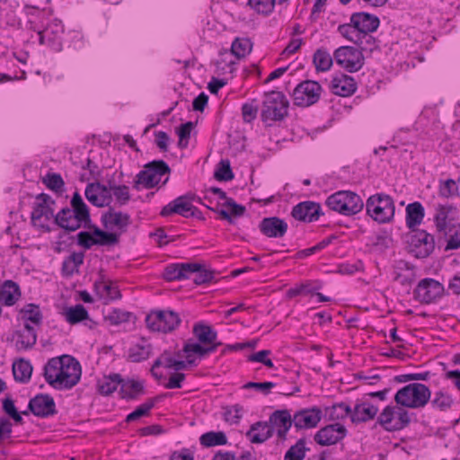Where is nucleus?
<instances>
[{
	"mask_svg": "<svg viewBox=\"0 0 460 460\" xmlns=\"http://www.w3.org/2000/svg\"><path fill=\"white\" fill-rule=\"evenodd\" d=\"M113 195L120 206L126 205L130 200L128 187L126 185H111Z\"/></svg>",
	"mask_w": 460,
	"mask_h": 460,
	"instance_id": "obj_61",
	"label": "nucleus"
},
{
	"mask_svg": "<svg viewBox=\"0 0 460 460\" xmlns=\"http://www.w3.org/2000/svg\"><path fill=\"white\" fill-rule=\"evenodd\" d=\"M378 412V407L363 397L362 400L357 401L352 408L351 422L355 424L367 422L376 418Z\"/></svg>",
	"mask_w": 460,
	"mask_h": 460,
	"instance_id": "obj_19",
	"label": "nucleus"
},
{
	"mask_svg": "<svg viewBox=\"0 0 460 460\" xmlns=\"http://www.w3.org/2000/svg\"><path fill=\"white\" fill-rule=\"evenodd\" d=\"M326 413L330 420H343L347 417L351 419L352 408L345 402H340L326 408Z\"/></svg>",
	"mask_w": 460,
	"mask_h": 460,
	"instance_id": "obj_41",
	"label": "nucleus"
},
{
	"mask_svg": "<svg viewBox=\"0 0 460 460\" xmlns=\"http://www.w3.org/2000/svg\"><path fill=\"white\" fill-rule=\"evenodd\" d=\"M36 202L33 206V209L31 215V220L33 226H38L37 222L40 220L42 217H45L47 220L54 217L53 208L51 205L55 203V201L51 199V197L46 193H40L36 196Z\"/></svg>",
	"mask_w": 460,
	"mask_h": 460,
	"instance_id": "obj_18",
	"label": "nucleus"
},
{
	"mask_svg": "<svg viewBox=\"0 0 460 460\" xmlns=\"http://www.w3.org/2000/svg\"><path fill=\"white\" fill-rule=\"evenodd\" d=\"M310 448L306 447V438H301L288 449L284 460H304Z\"/></svg>",
	"mask_w": 460,
	"mask_h": 460,
	"instance_id": "obj_38",
	"label": "nucleus"
},
{
	"mask_svg": "<svg viewBox=\"0 0 460 460\" xmlns=\"http://www.w3.org/2000/svg\"><path fill=\"white\" fill-rule=\"evenodd\" d=\"M452 206H439L435 216L436 227L438 232H445L447 228V217L454 210Z\"/></svg>",
	"mask_w": 460,
	"mask_h": 460,
	"instance_id": "obj_50",
	"label": "nucleus"
},
{
	"mask_svg": "<svg viewBox=\"0 0 460 460\" xmlns=\"http://www.w3.org/2000/svg\"><path fill=\"white\" fill-rule=\"evenodd\" d=\"M339 33L348 40L356 43L359 40V32L356 30L355 25L351 22V18L349 23L341 24L338 27Z\"/></svg>",
	"mask_w": 460,
	"mask_h": 460,
	"instance_id": "obj_56",
	"label": "nucleus"
},
{
	"mask_svg": "<svg viewBox=\"0 0 460 460\" xmlns=\"http://www.w3.org/2000/svg\"><path fill=\"white\" fill-rule=\"evenodd\" d=\"M193 202H198L202 204L201 199L198 197L193 192H187L184 195H181L166 206H164L161 210V216L168 217L172 214H178L183 217H189V215L193 209Z\"/></svg>",
	"mask_w": 460,
	"mask_h": 460,
	"instance_id": "obj_12",
	"label": "nucleus"
},
{
	"mask_svg": "<svg viewBox=\"0 0 460 460\" xmlns=\"http://www.w3.org/2000/svg\"><path fill=\"white\" fill-rule=\"evenodd\" d=\"M269 424L276 431L279 440L285 441L288 438V432L294 424L293 415L288 410H277L269 418Z\"/></svg>",
	"mask_w": 460,
	"mask_h": 460,
	"instance_id": "obj_14",
	"label": "nucleus"
},
{
	"mask_svg": "<svg viewBox=\"0 0 460 460\" xmlns=\"http://www.w3.org/2000/svg\"><path fill=\"white\" fill-rule=\"evenodd\" d=\"M156 401L157 398L148 399L146 402L142 403L135 411L129 413L126 418V421H135L139 418L147 415L149 411L155 406Z\"/></svg>",
	"mask_w": 460,
	"mask_h": 460,
	"instance_id": "obj_53",
	"label": "nucleus"
},
{
	"mask_svg": "<svg viewBox=\"0 0 460 460\" xmlns=\"http://www.w3.org/2000/svg\"><path fill=\"white\" fill-rule=\"evenodd\" d=\"M425 216L424 208L420 202L410 203L406 207V225L412 231L420 225Z\"/></svg>",
	"mask_w": 460,
	"mask_h": 460,
	"instance_id": "obj_30",
	"label": "nucleus"
},
{
	"mask_svg": "<svg viewBox=\"0 0 460 460\" xmlns=\"http://www.w3.org/2000/svg\"><path fill=\"white\" fill-rule=\"evenodd\" d=\"M32 373V366L29 360L23 358L13 364V374L15 381L26 384L30 381Z\"/></svg>",
	"mask_w": 460,
	"mask_h": 460,
	"instance_id": "obj_34",
	"label": "nucleus"
},
{
	"mask_svg": "<svg viewBox=\"0 0 460 460\" xmlns=\"http://www.w3.org/2000/svg\"><path fill=\"white\" fill-rule=\"evenodd\" d=\"M350 18L360 35L376 31L380 24V20L376 15L366 12L353 13Z\"/></svg>",
	"mask_w": 460,
	"mask_h": 460,
	"instance_id": "obj_22",
	"label": "nucleus"
},
{
	"mask_svg": "<svg viewBox=\"0 0 460 460\" xmlns=\"http://www.w3.org/2000/svg\"><path fill=\"white\" fill-rule=\"evenodd\" d=\"M64 314L70 324H76L89 317L87 310L82 305L66 308Z\"/></svg>",
	"mask_w": 460,
	"mask_h": 460,
	"instance_id": "obj_43",
	"label": "nucleus"
},
{
	"mask_svg": "<svg viewBox=\"0 0 460 460\" xmlns=\"http://www.w3.org/2000/svg\"><path fill=\"white\" fill-rule=\"evenodd\" d=\"M445 293L444 286L438 280L426 278L421 279L413 290V297L421 304H432L440 299Z\"/></svg>",
	"mask_w": 460,
	"mask_h": 460,
	"instance_id": "obj_9",
	"label": "nucleus"
},
{
	"mask_svg": "<svg viewBox=\"0 0 460 460\" xmlns=\"http://www.w3.org/2000/svg\"><path fill=\"white\" fill-rule=\"evenodd\" d=\"M141 172H145L146 174L144 178L146 179L148 177L152 178V188L155 187L161 181V177L164 174H169L171 172V169L169 165L163 160H155L148 164H146L144 167V170Z\"/></svg>",
	"mask_w": 460,
	"mask_h": 460,
	"instance_id": "obj_26",
	"label": "nucleus"
},
{
	"mask_svg": "<svg viewBox=\"0 0 460 460\" xmlns=\"http://www.w3.org/2000/svg\"><path fill=\"white\" fill-rule=\"evenodd\" d=\"M258 107L252 103H244L242 106V115L245 122H251L256 119L258 113Z\"/></svg>",
	"mask_w": 460,
	"mask_h": 460,
	"instance_id": "obj_63",
	"label": "nucleus"
},
{
	"mask_svg": "<svg viewBox=\"0 0 460 460\" xmlns=\"http://www.w3.org/2000/svg\"><path fill=\"white\" fill-rule=\"evenodd\" d=\"M289 102L286 96L278 91L264 94L261 109V119L267 121H280L288 114Z\"/></svg>",
	"mask_w": 460,
	"mask_h": 460,
	"instance_id": "obj_5",
	"label": "nucleus"
},
{
	"mask_svg": "<svg viewBox=\"0 0 460 460\" xmlns=\"http://www.w3.org/2000/svg\"><path fill=\"white\" fill-rule=\"evenodd\" d=\"M15 346L16 349H31L37 341V333L35 329L31 326L29 323H25L22 329L15 332Z\"/></svg>",
	"mask_w": 460,
	"mask_h": 460,
	"instance_id": "obj_27",
	"label": "nucleus"
},
{
	"mask_svg": "<svg viewBox=\"0 0 460 460\" xmlns=\"http://www.w3.org/2000/svg\"><path fill=\"white\" fill-rule=\"evenodd\" d=\"M429 401L432 408L441 411H448L454 403L452 396L443 391L436 392L433 399Z\"/></svg>",
	"mask_w": 460,
	"mask_h": 460,
	"instance_id": "obj_45",
	"label": "nucleus"
},
{
	"mask_svg": "<svg viewBox=\"0 0 460 460\" xmlns=\"http://www.w3.org/2000/svg\"><path fill=\"white\" fill-rule=\"evenodd\" d=\"M272 427L267 421L253 423L246 432V437L253 444H261L273 436Z\"/></svg>",
	"mask_w": 460,
	"mask_h": 460,
	"instance_id": "obj_25",
	"label": "nucleus"
},
{
	"mask_svg": "<svg viewBox=\"0 0 460 460\" xmlns=\"http://www.w3.org/2000/svg\"><path fill=\"white\" fill-rule=\"evenodd\" d=\"M152 347L150 344H135L128 349V359L131 362H140L150 357Z\"/></svg>",
	"mask_w": 460,
	"mask_h": 460,
	"instance_id": "obj_44",
	"label": "nucleus"
},
{
	"mask_svg": "<svg viewBox=\"0 0 460 460\" xmlns=\"http://www.w3.org/2000/svg\"><path fill=\"white\" fill-rule=\"evenodd\" d=\"M3 411L10 416L16 423L22 424L23 420L21 413L18 412L14 402L11 397H6L3 400ZM28 411H22V414L28 415Z\"/></svg>",
	"mask_w": 460,
	"mask_h": 460,
	"instance_id": "obj_52",
	"label": "nucleus"
},
{
	"mask_svg": "<svg viewBox=\"0 0 460 460\" xmlns=\"http://www.w3.org/2000/svg\"><path fill=\"white\" fill-rule=\"evenodd\" d=\"M222 343L213 344L212 346L205 347L200 342H191L188 341L184 344L182 351L186 354H196L199 358H203L214 351H216L217 348L220 346Z\"/></svg>",
	"mask_w": 460,
	"mask_h": 460,
	"instance_id": "obj_40",
	"label": "nucleus"
},
{
	"mask_svg": "<svg viewBox=\"0 0 460 460\" xmlns=\"http://www.w3.org/2000/svg\"><path fill=\"white\" fill-rule=\"evenodd\" d=\"M400 405L394 406V426L396 431L403 429L411 423V415L409 411Z\"/></svg>",
	"mask_w": 460,
	"mask_h": 460,
	"instance_id": "obj_48",
	"label": "nucleus"
},
{
	"mask_svg": "<svg viewBox=\"0 0 460 460\" xmlns=\"http://www.w3.org/2000/svg\"><path fill=\"white\" fill-rule=\"evenodd\" d=\"M102 224L105 229L111 230L117 227L121 233L127 230L130 224V217L122 212H115L113 208H110L102 215Z\"/></svg>",
	"mask_w": 460,
	"mask_h": 460,
	"instance_id": "obj_23",
	"label": "nucleus"
},
{
	"mask_svg": "<svg viewBox=\"0 0 460 460\" xmlns=\"http://www.w3.org/2000/svg\"><path fill=\"white\" fill-rule=\"evenodd\" d=\"M55 223L63 230L64 233H60L58 234V241L57 242L56 251L60 252L62 251V244H66V240L64 238H67L68 240L73 241V236H67L66 232H75L81 228L82 226L86 227L84 222L70 208H64L57 215L54 217Z\"/></svg>",
	"mask_w": 460,
	"mask_h": 460,
	"instance_id": "obj_7",
	"label": "nucleus"
},
{
	"mask_svg": "<svg viewBox=\"0 0 460 460\" xmlns=\"http://www.w3.org/2000/svg\"><path fill=\"white\" fill-rule=\"evenodd\" d=\"M431 397L429 388L421 383H411L399 389L394 395L397 405L420 409L425 407Z\"/></svg>",
	"mask_w": 460,
	"mask_h": 460,
	"instance_id": "obj_2",
	"label": "nucleus"
},
{
	"mask_svg": "<svg viewBox=\"0 0 460 460\" xmlns=\"http://www.w3.org/2000/svg\"><path fill=\"white\" fill-rule=\"evenodd\" d=\"M356 45L358 46L359 51L363 54V52H373L377 49V44L376 39L371 35V33L361 34L359 36V40H358Z\"/></svg>",
	"mask_w": 460,
	"mask_h": 460,
	"instance_id": "obj_58",
	"label": "nucleus"
},
{
	"mask_svg": "<svg viewBox=\"0 0 460 460\" xmlns=\"http://www.w3.org/2000/svg\"><path fill=\"white\" fill-rule=\"evenodd\" d=\"M12 431V422L5 417H0V440L11 438Z\"/></svg>",
	"mask_w": 460,
	"mask_h": 460,
	"instance_id": "obj_64",
	"label": "nucleus"
},
{
	"mask_svg": "<svg viewBox=\"0 0 460 460\" xmlns=\"http://www.w3.org/2000/svg\"><path fill=\"white\" fill-rule=\"evenodd\" d=\"M93 234L95 235V245L113 246L119 241V234L103 231L96 226H93Z\"/></svg>",
	"mask_w": 460,
	"mask_h": 460,
	"instance_id": "obj_37",
	"label": "nucleus"
},
{
	"mask_svg": "<svg viewBox=\"0 0 460 460\" xmlns=\"http://www.w3.org/2000/svg\"><path fill=\"white\" fill-rule=\"evenodd\" d=\"M439 195L444 198L458 196L459 188L456 181L452 179L441 181L439 185Z\"/></svg>",
	"mask_w": 460,
	"mask_h": 460,
	"instance_id": "obj_59",
	"label": "nucleus"
},
{
	"mask_svg": "<svg viewBox=\"0 0 460 460\" xmlns=\"http://www.w3.org/2000/svg\"><path fill=\"white\" fill-rule=\"evenodd\" d=\"M28 409L35 416L48 418L57 413L56 403L52 396L47 394H39L31 398Z\"/></svg>",
	"mask_w": 460,
	"mask_h": 460,
	"instance_id": "obj_16",
	"label": "nucleus"
},
{
	"mask_svg": "<svg viewBox=\"0 0 460 460\" xmlns=\"http://www.w3.org/2000/svg\"><path fill=\"white\" fill-rule=\"evenodd\" d=\"M322 86L316 81L306 80L298 84L293 91L294 104L309 107L316 103L321 96Z\"/></svg>",
	"mask_w": 460,
	"mask_h": 460,
	"instance_id": "obj_10",
	"label": "nucleus"
},
{
	"mask_svg": "<svg viewBox=\"0 0 460 460\" xmlns=\"http://www.w3.org/2000/svg\"><path fill=\"white\" fill-rule=\"evenodd\" d=\"M185 275L181 271L180 263H172L165 267L163 272V278L166 281H174L184 279Z\"/></svg>",
	"mask_w": 460,
	"mask_h": 460,
	"instance_id": "obj_60",
	"label": "nucleus"
},
{
	"mask_svg": "<svg viewBox=\"0 0 460 460\" xmlns=\"http://www.w3.org/2000/svg\"><path fill=\"white\" fill-rule=\"evenodd\" d=\"M21 296L19 285L13 280H5L0 286V302L7 306L13 305Z\"/></svg>",
	"mask_w": 460,
	"mask_h": 460,
	"instance_id": "obj_28",
	"label": "nucleus"
},
{
	"mask_svg": "<svg viewBox=\"0 0 460 460\" xmlns=\"http://www.w3.org/2000/svg\"><path fill=\"white\" fill-rule=\"evenodd\" d=\"M199 442L206 447L223 446L227 443V438L223 431H209L200 436Z\"/></svg>",
	"mask_w": 460,
	"mask_h": 460,
	"instance_id": "obj_39",
	"label": "nucleus"
},
{
	"mask_svg": "<svg viewBox=\"0 0 460 460\" xmlns=\"http://www.w3.org/2000/svg\"><path fill=\"white\" fill-rule=\"evenodd\" d=\"M331 88L334 94L346 97L356 92L357 84L351 76L341 74L332 78Z\"/></svg>",
	"mask_w": 460,
	"mask_h": 460,
	"instance_id": "obj_24",
	"label": "nucleus"
},
{
	"mask_svg": "<svg viewBox=\"0 0 460 460\" xmlns=\"http://www.w3.org/2000/svg\"><path fill=\"white\" fill-rule=\"evenodd\" d=\"M409 252L418 259L429 257L435 249L434 236L425 230H412L408 239Z\"/></svg>",
	"mask_w": 460,
	"mask_h": 460,
	"instance_id": "obj_8",
	"label": "nucleus"
},
{
	"mask_svg": "<svg viewBox=\"0 0 460 460\" xmlns=\"http://www.w3.org/2000/svg\"><path fill=\"white\" fill-rule=\"evenodd\" d=\"M322 208L319 203L303 201L296 205L291 212L292 217L299 221L314 222L319 219Z\"/></svg>",
	"mask_w": 460,
	"mask_h": 460,
	"instance_id": "obj_20",
	"label": "nucleus"
},
{
	"mask_svg": "<svg viewBox=\"0 0 460 460\" xmlns=\"http://www.w3.org/2000/svg\"><path fill=\"white\" fill-rule=\"evenodd\" d=\"M145 393L143 382L134 379L123 380L120 384V394L122 398L135 400Z\"/></svg>",
	"mask_w": 460,
	"mask_h": 460,
	"instance_id": "obj_31",
	"label": "nucleus"
},
{
	"mask_svg": "<svg viewBox=\"0 0 460 460\" xmlns=\"http://www.w3.org/2000/svg\"><path fill=\"white\" fill-rule=\"evenodd\" d=\"M348 434L344 425L329 424L321 428L314 436V440L322 447H329L341 442Z\"/></svg>",
	"mask_w": 460,
	"mask_h": 460,
	"instance_id": "obj_13",
	"label": "nucleus"
},
{
	"mask_svg": "<svg viewBox=\"0 0 460 460\" xmlns=\"http://www.w3.org/2000/svg\"><path fill=\"white\" fill-rule=\"evenodd\" d=\"M43 183L51 190L61 192L65 182L59 173L49 172L42 180Z\"/></svg>",
	"mask_w": 460,
	"mask_h": 460,
	"instance_id": "obj_54",
	"label": "nucleus"
},
{
	"mask_svg": "<svg viewBox=\"0 0 460 460\" xmlns=\"http://www.w3.org/2000/svg\"><path fill=\"white\" fill-rule=\"evenodd\" d=\"M84 196L92 205L97 208L110 206L112 201L111 193L108 191L105 184H102L98 181L86 185Z\"/></svg>",
	"mask_w": 460,
	"mask_h": 460,
	"instance_id": "obj_17",
	"label": "nucleus"
},
{
	"mask_svg": "<svg viewBox=\"0 0 460 460\" xmlns=\"http://www.w3.org/2000/svg\"><path fill=\"white\" fill-rule=\"evenodd\" d=\"M317 71H328L333 63V58L324 49H317L313 58Z\"/></svg>",
	"mask_w": 460,
	"mask_h": 460,
	"instance_id": "obj_42",
	"label": "nucleus"
},
{
	"mask_svg": "<svg viewBox=\"0 0 460 460\" xmlns=\"http://www.w3.org/2000/svg\"><path fill=\"white\" fill-rule=\"evenodd\" d=\"M214 177L217 181H228L234 179V173L231 169L230 161L228 159H222L217 170L214 172Z\"/></svg>",
	"mask_w": 460,
	"mask_h": 460,
	"instance_id": "obj_51",
	"label": "nucleus"
},
{
	"mask_svg": "<svg viewBox=\"0 0 460 460\" xmlns=\"http://www.w3.org/2000/svg\"><path fill=\"white\" fill-rule=\"evenodd\" d=\"M262 234L269 238H281L288 231V224L278 217H264L259 224Z\"/></svg>",
	"mask_w": 460,
	"mask_h": 460,
	"instance_id": "obj_21",
	"label": "nucleus"
},
{
	"mask_svg": "<svg viewBox=\"0 0 460 460\" xmlns=\"http://www.w3.org/2000/svg\"><path fill=\"white\" fill-rule=\"evenodd\" d=\"M80 363L70 355H62L48 360L43 368L46 382L56 390H69L80 381Z\"/></svg>",
	"mask_w": 460,
	"mask_h": 460,
	"instance_id": "obj_1",
	"label": "nucleus"
},
{
	"mask_svg": "<svg viewBox=\"0 0 460 460\" xmlns=\"http://www.w3.org/2000/svg\"><path fill=\"white\" fill-rule=\"evenodd\" d=\"M192 332L198 341L203 345L208 344L212 346L213 344L219 343L217 342V332L208 324L197 323L194 324Z\"/></svg>",
	"mask_w": 460,
	"mask_h": 460,
	"instance_id": "obj_29",
	"label": "nucleus"
},
{
	"mask_svg": "<svg viewBox=\"0 0 460 460\" xmlns=\"http://www.w3.org/2000/svg\"><path fill=\"white\" fill-rule=\"evenodd\" d=\"M243 408L240 404H234L225 408L224 418L231 424L239 423L242 419Z\"/></svg>",
	"mask_w": 460,
	"mask_h": 460,
	"instance_id": "obj_57",
	"label": "nucleus"
},
{
	"mask_svg": "<svg viewBox=\"0 0 460 460\" xmlns=\"http://www.w3.org/2000/svg\"><path fill=\"white\" fill-rule=\"evenodd\" d=\"M121 383L122 378L119 374H112L108 376H104L98 382V391L101 394L110 395L116 391Z\"/></svg>",
	"mask_w": 460,
	"mask_h": 460,
	"instance_id": "obj_36",
	"label": "nucleus"
},
{
	"mask_svg": "<svg viewBox=\"0 0 460 460\" xmlns=\"http://www.w3.org/2000/svg\"><path fill=\"white\" fill-rule=\"evenodd\" d=\"M94 288L101 297L111 300L120 298L121 295L116 286L111 281L105 280L104 275L101 274L99 280L94 283Z\"/></svg>",
	"mask_w": 460,
	"mask_h": 460,
	"instance_id": "obj_32",
	"label": "nucleus"
},
{
	"mask_svg": "<svg viewBox=\"0 0 460 460\" xmlns=\"http://www.w3.org/2000/svg\"><path fill=\"white\" fill-rule=\"evenodd\" d=\"M322 417L323 411L319 407L305 408L294 413V426L297 430L313 429L318 425Z\"/></svg>",
	"mask_w": 460,
	"mask_h": 460,
	"instance_id": "obj_15",
	"label": "nucleus"
},
{
	"mask_svg": "<svg viewBox=\"0 0 460 460\" xmlns=\"http://www.w3.org/2000/svg\"><path fill=\"white\" fill-rule=\"evenodd\" d=\"M252 44L246 38L235 39L231 46V51L238 58H244L252 50Z\"/></svg>",
	"mask_w": 460,
	"mask_h": 460,
	"instance_id": "obj_49",
	"label": "nucleus"
},
{
	"mask_svg": "<svg viewBox=\"0 0 460 460\" xmlns=\"http://www.w3.org/2000/svg\"><path fill=\"white\" fill-rule=\"evenodd\" d=\"M367 214L375 221L385 224L394 217L395 206L393 199L385 193L370 196L366 202Z\"/></svg>",
	"mask_w": 460,
	"mask_h": 460,
	"instance_id": "obj_4",
	"label": "nucleus"
},
{
	"mask_svg": "<svg viewBox=\"0 0 460 460\" xmlns=\"http://www.w3.org/2000/svg\"><path fill=\"white\" fill-rule=\"evenodd\" d=\"M132 315L130 312L116 308L109 312L104 316V320L111 325H119L123 323L129 322Z\"/></svg>",
	"mask_w": 460,
	"mask_h": 460,
	"instance_id": "obj_47",
	"label": "nucleus"
},
{
	"mask_svg": "<svg viewBox=\"0 0 460 460\" xmlns=\"http://www.w3.org/2000/svg\"><path fill=\"white\" fill-rule=\"evenodd\" d=\"M196 273L197 275L193 280L196 285L209 283L214 279V271L205 269L201 264L199 270Z\"/></svg>",
	"mask_w": 460,
	"mask_h": 460,
	"instance_id": "obj_62",
	"label": "nucleus"
},
{
	"mask_svg": "<svg viewBox=\"0 0 460 460\" xmlns=\"http://www.w3.org/2000/svg\"><path fill=\"white\" fill-rule=\"evenodd\" d=\"M86 228H90L92 231H82L76 235L77 244L85 250L91 249L95 245V235L93 234V226L89 225Z\"/></svg>",
	"mask_w": 460,
	"mask_h": 460,
	"instance_id": "obj_55",
	"label": "nucleus"
},
{
	"mask_svg": "<svg viewBox=\"0 0 460 460\" xmlns=\"http://www.w3.org/2000/svg\"><path fill=\"white\" fill-rule=\"evenodd\" d=\"M335 62L349 73L357 72L364 65V56L358 49L349 46L338 48L333 54Z\"/></svg>",
	"mask_w": 460,
	"mask_h": 460,
	"instance_id": "obj_11",
	"label": "nucleus"
},
{
	"mask_svg": "<svg viewBox=\"0 0 460 460\" xmlns=\"http://www.w3.org/2000/svg\"><path fill=\"white\" fill-rule=\"evenodd\" d=\"M377 423L386 431H396L394 426V406H386L377 417Z\"/></svg>",
	"mask_w": 460,
	"mask_h": 460,
	"instance_id": "obj_46",
	"label": "nucleus"
},
{
	"mask_svg": "<svg viewBox=\"0 0 460 460\" xmlns=\"http://www.w3.org/2000/svg\"><path fill=\"white\" fill-rule=\"evenodd\" d=\"M146 326L152 332L168 333L174 331L181 319L172 310H152L146 317Z\"/></svg>",
	"mask_w": 460,
	"mask_h": 460,
	"instance_id": "obj_6",
	"label": "nucleus"
},
{
	"mask_svg": "<svg viewBox=\"0 0 460 460\" xmlns=\"http://www.w3.org/2000/svg\"><path fill=\"white\" fill-rule=\"evenodd\" d=\"M21 319L24 321V323L29 322L35 325H40L42 323L43 315L40 308L36 304H27L19 311Z\"/></svg>",
	"mask_w": 460,
	"mask_h": 460,
	"instance_id": "obj_35",
	"label": "nucleus"
},
{
	"mask_svg": "<svg viewBox=\"0 0 460 460\" xmlns=\"http://www.w3.org/2000/svg\"><path fill=\"white\" fill-rule=\"evenodd\" d=\"M70 204V209L73 213L76 214L84 222L85 226H89L92 222L90 211L79 192L75 191L73 194Z\"/></svg>",
	"mask_w": 460,
	"mask_h": 460,
	"instance_id": "obj_33",
	"label": "nucleus"
},
{
	"mask_svg": "<svg viewBox=\"0 0 460 460\" xmlns=\"http://www.w3.org/2000/svg\"><path fill=\"white\" fill-rule=\"evenodd\" d=\"M326 206L335 212L344 216H353L364 208L362 199L350 190H340L329 196L325 201Z\"/></svg>",
	"mask_w": 460,
	"mask_h": 460,
	"instance_id": "obj_3",
	"label": "nucleus"
}]
</instances>
